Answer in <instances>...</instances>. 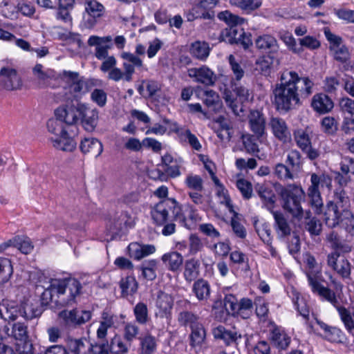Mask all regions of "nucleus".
I'll return each mask as SVG.
<instances>
[{"instance_id": "1", "label": "nucleus", "mask_w": 354, "mask_h": 354, "mask_svg": "<svg viewBox=\"0 0 354 354\" xmlns=\"http://www.w3.org/2000/svg\"><path fill=\"white\" fill-rule=\"evenodd\" d=\"M313 86L308 77H300L293 71H284L272 91L277 110L287 113L296 109L313 93Z\"/></svg>"}, {"instance_id": "2", "label": "nucleus", "mask_w": 354, "mask_h": 354, "mask_svg": "<svg viewBox=\"0 0 354 354\" xmlns=\"http://www.w3.org/2000/svg\"><path fill=\"white\" fill-rule=\"evenodd\" d=\"M168 188L166 186L159 187L154 195L158 198H165L156 204L151 209V216L153 222L163 226L162 234L169 236L176 232V221L186 227V217L183 213L182 205L174 198H167Z\"/></svg>"}, {"instance_id": "3", "label": "nucleus", "mask_w": 354, "mask_h": 354, "mask_svg": "<svg viewBox=\"0 0 354 354\" xmlns=\"http://www.w3.org/2000/svg\"><path fill=\"white\" fill-rule=\"evenodd\" d=\"M46 288V307L61 309L69 305L80 293L81 285L72 278L50 279Z\"/></svg>"}, {"instance_id": "4", "label": "nucleus", "mask_w": 354, "mask_h": 354, "mask_svg": "<svg viewBox=\"0 0 354 354\" xmlns=\"http://www.w3.org/2000/svg\"><path fill=\"white\" fill-rule=\"evenodd\" d=\"M123 59V71L116 67L117 61L114 56H109L104 59L100 66V70L103 73L108 72V78L114 82L124 80L130 82L133 80V75L136 69L142 70L144 67L143 62L140 57H137L134 53L123 52L120 54Z\"/></svg>"}, {"instance_id": "5", "label": "nucleus", "mask_w": 354, "mask_h": 354, "mask_svg": "<svg viewBox=\"0 0 354 354\" xmlns=\"http://www.w3.org/2000/svg\"><path fill=\"white\" fill-rule=\"evenodd\" d=\"M275 190L280 197L283 209L293 218L300 220L304 214L301 201L305 198V192L301 187L295 184L286 186L276 184Z\"/></svg>"}, {"instance_id": "6", "label": "nucleus", "mask_w": 354, "mask_h": 354, "mask_svg": "<svg viewBox=\"0 0 354 354\" xmlns=\"http://www.w3.org/2000/svg\"><path fill=\"white\" fill-rule=\"evenodd\" d=\"M10 337H13L18 341L16 351L19 354L33 353V346L29 339L26 324L22 322L15 323L10 332L7 325H5L2 329L0 328V341L7 340Z\"/></svg>"}, {"instance_id": "7", "label": "nucleus", "mask_w": 354, "mask_h": 354, "mask_svg": "<svg viewBox=\"0 0 354 354\" xmlns=\"http://www.w3.org/2000/svg\"><path fill=\"white\" fill-rule=\"evenodd\" d=\"M36 274L30 276L31 280L35 283L36 290L40 294L41 300L36 299H24L19 304L20 316L26 320H32L33 319L39 317L44 312V287L43 283V274L38 277L37 281L35 278Z\"/></svg>"}, {"instance_id": "8", "label": "nucleus", "mask_w": 354, "mask_h": 354, "mask_svg": "<svg viewBox=\"0 0 354 354\" xmlns=\"http://www.w3.org/2000/svg\"><path fill=\"white\" fill-rule=\"evenodd\" d=\"M331 182V178L328 175L324 174L317 175L313 173L310 176L311 185L308 189V196L310 199V206L316 214H321L323 212L324 208L319 186L330 187Z\"/></svg>"}, {"instance_id": "9", "label": "nucleus", "mask_w": 354, "mask_h": 354, "mask_svg": "<svg viewBox=\"0 0 354 354\" xmlns=\"http://www.w3.org/2000/svg\"><path fill=\"white\" fill-rule=\"evenodd\" d=\"M327 265L342 279H350L351 265L339 252L334 251L327 255Z\"/></svg>"}, {"instance_id": "10", "label": "nucleus", "mask_w": 354, "mask_h": 354, "mask_svg": "<svg viewBox=\"0 0 354 354\" xmlns=\"http://www.w3.org/2000/svg\"><path fill=\"white\" fill-rule=\"evenodd\" d=\"M82 77L77 72L64 71L62 75V80L64 82L65 94L69 95L68 99H77L81 97Z\"/></svg>"}, {"instance_id": "11", "label": "nucleus", "mask_w": 354, "mask_h": 354, "mask_svg": "<svg viewBox=\"0 0 354 354\" xmlns=\"http://www.w3.org/2000/svg\"><path fill=\"white\" fill-rule=\"evenodd\" d=\"M177 306V321L180 326L191 328L200 323L198 315L189 310L191 303L188 300H180Z\"/></svg>"}, {"instance_id": "12", "label": "nucleus", "mask_w": 354, "mask_h": 354, "mask_svg": "<svg viewBox=\"0 0 354 354\" xmlns=\"http://www.w3.org/2000/svg\"><path fill=\"white\" fill-rule=\"evenodd\" d=\"M93 315V311L89 310L73 309L70 311L62 310L59 317L63 319L67 324L81 326L88 322Z\"/></svg>"}, {"instance_id": "13", "label": "nucleus", "mask_w": 354, "mask_h": 354, "mask_svg": "<svg viewBox=\"0 0 354 354\" xmlns=\"http://www.w3.org/2000/svg\"><path fill=\"white\" fill-rule=\"evenodd\" d=\"M82 104V103H77V105L72 104L59 107L55 111V116L66 124H75L80 121Z\"/></svg>"}, {"instance_id": "14", "label": "nucleus", "mask_w": 354, "mask_h": 354, "mask_svg": "<svg viewBox=\"0 0 354 354\" xmlns=\"http://www.w3.org/2000/svg\"><path fill=\"white\" fill-rule=\"evenodd\" d=\"M0 86L7 90H16L21 87L22 81L15 69L3 67L0 70Z\"/></svg>"}, {"instance_id": "15", "label": "nucleus", "mask_w": 354, "mask_h": 354, "mask_svg": "<svg viewBox=\"0 0 354 354\" xmlns=\"http://www.w3.org/2000/svg\"><path fill=\"white\" fill-rule=\"evenodd\" d=\"M188 75L191 78H194L195 82L207 86L214 85L217 79L214 71L206 66L189 68Z\"/></svg>"}, {"instance_id": "16", "label": "nucleus", "mask_w": 354, "mask_h": 354, "mask_svg": "<svg viewBox=\"0 0 354 354\" xmlns=\"http://www.w3.org/2000/svg\"><path fill=\"white\" fill-rule=\"evenodd\" d=\"M98 113L96 109L88 107L84 104H82L80 121L86 131L88 132L94 131L97 124Z\"/></svg>"}, {"instance_id": "17", "label": "nucleus", "mask_w": 354, "mask_h": 354, "mask_svg": "<svg viewBox=\"0 0 354 354\" xmlns=\"http://www.w3.org/2000/svg\"><path fill=\"white\" fill-rule=\"evenodd\" d=\"M272 133L275 138L283 143H287L291 140V133L286 121L278 117H272L269 123Z\"/></svg>"}, {"instance_id": "18", "label": "nucleus", "mask_w": 354, "mask_h": 354, "mask_svg": "<svg viewBox=\"0 0 354 354\" xmlns=\"http://www.w3.org/2000/svg\"><path fill=\"white\" fill-rule=\"evenodd\" d=\"M85 10L86 15L84 16L85 26L93 28L96 24L97 19L104 15V6L95 0L89 1L86 3Z\"/></svg>"}, {"instance_id": "19", "label": "nucleus", "mask_w": 354, "mask_h": 354, "mask_svg": "<svg viewBox=\"0 0 354 354\" xmlns=\"http://www.w3.org/2000/svg\"><path fill=\"white\" fill-rule=\"evenodd\" d=\"M48 140L55 149L66 152H72L77 147L76 141L67 131L57 137H49Z\"/></svg>"}, {"instance_id": "20", "label": "nucleus", "mask_w": 354, "mask_h": 354, "mask_svg": "<svg viewBox=\"0 0 354 354\" xmlns=\"http://www.w3.org/2000/svg\"><path fill=\"white\" fill-rule=\"evenodd\" d=\"M248 124L252 132L257 137H262L266 132V118L258 110H251L248 115Z\"/></svg>"}, {"instance_id": "21", "label": "nucleus", "mask_w": 354, "mask_h": 354, "mask_svg": "<svg viewBox=\"0 0 354 354\" xmlns=\"http://www.w3.org/2000/svg\"><path fill=\"white\" fill-rule=\"evenodd\" d=\"M255 44L258 49L269 54L268 56H272V57H274L279 50L277 40L270 35L259 36L256 39Z\"/></svg>"}, {"instance_id": "22", "label": "nucleus", "mask_w": 354, "mask_h": 354, "mask_svg": "<svg viewBox=\"0 0 354 354\" xmlns=\"http://www.w3.org/2000/svg\"><path fill=\"white\" fill-rule=\"evenodd\" d=\"M174 305V299L171 295L159 291L156 300V307L158 310L157 313L160 317H168Z\"/></svg>"}, {"instance_id": "23", "label": "nucleus", "mask_w": 354, "mask_h": 354, "mask_svg": "<svg viewBox=\"0 0 354 354\" xmlns=\"http://www.w3.org/2000/svg\"><path fill=\"white\" fill-rule=\"evenodd\" d=\"M255 190L266 208L270 212L272 211L277 197L272 187L266 184H258L255 187Z\"/></svg>"}, {"instance_id": "24", "label": "nucleus", "mask_w": 354, "mask_h": 354, "mask_svg": "<svg viewBox=\"0 0 354 354\" xmlns=\"http://www.w3.org/2000/svg\"><path fill=\"white\" fill-rule=\"evenodd\" d=\"M342 212L337 205L332 201L326 204V209L324 212V222L326 226L330 228H334L337 226L340 222Z\"/></svg>"}, {"instance_id": "25", "label": "nucleus", "mask_w": 354, "mask_h": 354, "mask_svg": "<svg viewBox=\"0 0 354 354\" xmlns=\"http://www.w3.org/2000/svg\"><path fill=\"white\" fill-rule=\"evenodd\" d=\"M93 346L85 337L70 338L67 342L68 349L73 354H88Z\"/></svg>"}, {"instance_id": "26", "label": "nucleus", "mask_w": 354, "mask_h": 354, "mask_svg": "<svg viewBox=\"0 0 354 354\" xmlns=\"http://www.w3.org/2000/svg\"><path fill=\"white\" fill-rule=\"evenodd\" d=\"M215 339L223 340L226 346H230L233 344L237 345L236 341L241 337L240 334L236 332L226 329L223 326H218L212 330Z\"/></svg>"}, {"instance_id": "27", "label": "nucleus", "mask_w": 354, "mask_h": 354, "mask_svg": "<svg viewBox=\"0 0 354 354\" xmlns=\"http://www.w3.org/2000/svg\"><path fill=\"white\" fill-rule=\"evenodd\" d=\"M326 241L333 249L339 252L349 253L352 250V246L342 241L339 234L335 230H332L326 234Z\"/></svg>"}, {"instance_id": "28", "label": "nucleus", "mask_w": 354, "mask_h": 354, "mask_svg": "<svg viewBox=\"0 0 354 354\" xmlns=\"http://www.w3.org/2000/svg\"><path fill=\"white\" fill-rule=\"evenodd\" d=\"M311 105L314 110L319 113H328L333 108L332 100L324 93L315 95Z\"/></svg>"}, {"instance_id": "29", "label": "nucleus", "mask_w": 354, "mask_h": 354, "mask_svg": "<svg viewBox=\"0 0 354 354\" xmlns=\"http://www.w3.org/2000/svg\"><path fill=\"white\" fill-rule=\"evenodd\" d=\"M0 309V317L6 322H14L20 316L19 305L13 301H3Z\"/></svg>"}, {"instance_id": "30", "label": "nucleus", "mask_w": 354, "mask_h": 354, "mask_svg": "<svg viewBox=\"0 0 354 354\" xmlns=\"http://www.w3.org/2000/svg\"><path fill=\"white\" fill-rule=\"evenodd\" d=\"M80 148L84 153H90L95 158L98 157L103 151L102 142L94 138H84L81 142Z\"/></svg>"}, {"instance_id": "31", "label": "nucleus", "mask_w": 354, "mask_h": 354, "mask_svg": "<svg viewBox=\"0 0 354 354\" xmlns=\"http://www.w3.org/2000/svg\"><path fill=\"white\" fill-rule=\"evenodd\" d=\"M303 163L304 158L298 150L292 149L288 152L286 165L295 176L302 170Z\"/></svg>"}, {"instance_id": "32", "label": "nucleus", "mask_w": 354, "mask_h": 354, "mask_svg": "<svg viewBox=\"0 0 354 354\" xmlns=\"http://www.w3.org/2000/svg\"><path fill=\"white\" fill-rule=\"evenodd\" d=\"M161 260L172 272L178 271L183 263V257L178 252L165 253L162 256Z\"/></svg>"}, {"instance_id": "33", "label": "nucleus", "mask_w": 354, "mask_h": 354, "mask_svg": "<svg viewBox=\"0 0 354 354\" xmlns=\"http://www.w3.org/2000/svg\"><path fill=\"white\" fill-rule=\"evenodd\" d=\"M189 345L192 347H201L206 339V331L201 323L191 328Z\"/></svg>"}, {"instance_id": "34", "label": "nucleus", "mask_w": 354, "mask_h": 354, "mask_svg": "<svg viewBox=\"0 0 354 354\" xmlns=\"http://www.w3.org/2000/svg\"><path fill=\"white\" fill-rule=\"evenodd\" d=\"M192 292L198 301H206L210 296V285L207 281L199 279L194 283Z\"/></svg>"}, {"instance_id": "35", "label": "nucleus", "mask_w": 354, "mask_h": 354, "mask_svg": "<svg viewBox=\"0 0 354 354\" xmlns=\"http://www.w3.org/2000/svg\"><path fill=\"white\" fill-rule=\"evenodd\" d=\"M275 221L276 230L282 236L290 234L291 227L284 214L278 211H271Z\"/></svg>"}, {"instance_id": "36", "label": "nucleus", "mask_w": 354, "mask_h": 354, "mask_svg": "<svg viewBox=\"0 0 354 354\" xmlns=\"http://www.w3.org/2000/svg\"><path fill=\"white\" fill-rule=\"evenodd\" d=\"M243 35V29L236 26H230L225 28L221 33L222 40L227 41L230 44H239V39Z\"/></svg>"}, {"instance_id": "37", "label": "nucleus", "mask_w": 354, "mask_h": 354, "mask_svg": "<svg viewBox=\"0 0 354 354\" xmlns=\"http://www.w3.org/2000/svg\"><path fill=\"white\" fill-rule=\"evenodd\" d=\"M75 0H59L58 11L57 18L64 22H71L72 17L70 12L74 7Z\"/></svg>"}, {"instance_id": "38", "label": "nucleus", "mask_w": 354, "mask_h": 354, "mask_svg": "<svg viewBox=\"0 0 354 354\" xmlns=\"http://www.w3.org/2000/svg\"><path fill=\"white\" fill-rule=\"evenodd\" d=\"M200 262L196 259L187 260L185 263V270L183 272L185 280L191 282L195 280L199 275Z\"/></svg>"}, {"instance_id": "39", "label": "nucleus", "mask_w": 354, "mask_h": 354, "mask_svg": "<svg viewBox=\"0 0 354 354\" xmlns=\"http://www.w3.org/2000/svg\"><path fill=\"white\" fill-rule=\"evenodd\" d=\"M209 46L207 42L196 41L190 46V53L200 60H205L209 54Z\"/></svg>"}, {"instance_id": "40", "label": "nucleus", "mask_w": 354, "mask_h": 354, "mask_svg": "<svg viewBox=\"0 0 354 354\" xmlns=\"http://www.w3.org/2000/svg\"><path fill=\"white\" fill-rule=\"evenodd\" d=\"M106 345H108V351H109L111 354H127L131 346L124 343L119 335H115L111 338L109 344L107 342Z\"/></svg>"}, {"instance_id": "41", "label": "nucleus", "mask_w": 354, "mask_h": 354, "mask_svg": "<svg viewBox=\"0 0 354 354\" xmlns=\"http://www.w3.org/2000/svg\"><path fill=\"white\" fill-rule=\"evenodd\" d=\"M120 288L122 297L135 294L138 288V283L133 276H127L120 281Z\"/></svg>"}, {"instance_id": "42", "label": "nucleus", "mask_w": 354, "mask_h": 354, "mask_svg": "<svg viewBox=\"0 0 354 354\" xmlns=\"http://www.w3.org/2000/svg\"><path fill=\"white\" fill-rule=\"evenodd\" d=\"M140 342L141 354H153L156 351V339L150 333H147L143 337H140Z\"/></svg>"}, {"instance_id": "43", "label": "nucleus", "mask_w": 354, "mask_h": 354, "mask_svg": "<svg viewBox=\"0 0 354 354\" xmlns=\"http://www.w3.org/2000/svg\"><path fill=\"white\" fill-rule=\"evenodd\" d=\"M133 314L136 322L140 325H145L150 320L147 306L143 302H138L134 306Z\"/></svg>"}, {"instance_id": "44", "label": "nucleus", "mask_w": 354, "mask_h": 354, "mask_svg": "<svg viewBox=\"0 0 354 354\" xmlns=\"http://www.w3.org/2000/svg\"><path fill=\"white\" fill-rule=\"evenodd\" d=\"M257 138L254 134H243L241 136L243 145L246 152L251 155H257L259 152V145L257 144Z\"/></svg>"}, {"instance_id": "45", "label": "nucleus", "mask_w": 354, "mask_h": 354, "mask_svg": "<svg viewBox=\"0 0 354 354\" xmlns=\"http://www.w3.org/2000/svg\"><path fill=\"white\" fill-rule=\"evenodd\" d=\"M223 95L227 106L232 109L236 115H239L240 112L242 111V106L237 104L232 91L227 88L225 85L223 91Z\"/></svg>"}, {"instance_id": "46", "label": "nucleus", "mask_w": 354, "mask_h": 354, "mask_svg": "<svg viewBox=\"0 0 354 354\" xmlns=\"http://www.w3.org/2000/svg\"><path fill=\"white\" fill-rule=\"evenodd\" d=\"M310 134V132L307 129L305 130L298 129L295 131V140L297 143V147L301 151L303 149H306L307 147L312 144Z\"/></svg>"}, {"instance_id": "47", "label": "nucleus", "mask_w": 354, "mask_h": 354, "mask_svg": "<svg viewBox=\"0 0 354 354\" xmlns=\"http://www.w3.org/2000/svg\"><path fill=\"white\" fill-rule=\"evenodd\" d=\"M279 38L287 46L288 48L295 53H300L303 51V48L298 47L297 42L292 33L286 31L281 30L279 32Z\"/></svg>"}, {"instance_id": "48", "label": "nucleus", "mask_w": 354, "mask_h": 354, "mask_svg": "<svg viewBox=\"0 0 354 354\" xmlns=\"http://www.w3.org/2000/svg\"><path fill=\"white\" fill-rule=\"evenodd\" d=\"M272 56L262 57L258 59L256 62L255 70L259 71L261 74L268 76L270 74L272 68Z\"/></svg>"}, {"instance_id": "49", "label": "nucleus", "mask_w": 354, "mask_h": 354, "mask_svg": "<svg viewBox=\"0 0 354 354\" xmlns=\"http://www.w3.org/2000/svg\"><path fill=\"white\" fill-rule=\"evenodd\" d=\"M304 227L311 236H319L322 231V224L316 217L306 218Z\"/></svg>"}, {"instance_id": "50", "label": "nucleus", "mask_w": 354, "mask_h": 354, "mask_svg": "<svg viewBox=\"0 0 354 354\" xmlns=\"http://www.w3.org/2000/svg\"><path fill=\"white\" fill-rule=\"evenodd\" d=\"M13 247L17 248L23 254H29L33 249V245L29 238L26 236H15L12 239Z\"/></svg>"}, {"instance_id": "51", "label": "nucleus", "mask_w": 354, "mask_h": 354, "mask_svg": "<svg viewBox=\"0 0 354 354\" xmlns=\"http://www.w3.org/2000/svg\"><path fill=\"white\" fill-rule=\"evenodd\" d=\"M13 272L10 259L0 257V283L7 282Z\"/></svg>"}, {"instance_id": "52", "label": "nucleus", "mask_w": 354, "mask_h": 354, "mask_svg": "<svg viewBox=\"0 0 354 354\" xmlns=\"http://www.w3.org/2000/svg\"><path fill=\"white\" fill-rule=\"evenodd\" d=\"M252 301L248 298H243L239 301L236 315L243 319H248L252 314Z\"/></svg>"}, {"instance_id": "53", "label": "nucleus", "mask_w": 354, "mask_h": 354, "mask_svg": "<svg viewBox=\"0 0 354 354\" xmlns=\"http://www.w3.org/2000/svg\"><path fill=\"white\" fill-rule=\"evenodd\" d=\"M31 79L36 88H40L44 83V71L41 64H37L32 68Z\"/></svg>"}, {"instance_id": "54", "label": "nucleus", "mask_w": 354, "mask_h": 354, "mask_svg": "<svg viewBox=\"0 0 354 354\" xmlns=\"http://www.w3.org/2000/svg\"><path fill=\"white\" fill-rule=\"evenodd\" d=\"M46 125L48 132L52 134L51 137H57L66 131L64 127L63 121L57 118L49 119Z\"/></svg>"}, {"instance_id": "55", "label": "nucleus", "mask_w": 354, "mask_h": 354, "mask_svg": "<svg viewBox=\"0 0 354 354\" xmlns=\"http://www.w3.org/2000/svg\"><path fill=\"white\" fill-rule=\"evenodd\" d=\"M254 227L260 239L264 243L270 244L272 240L271 230L268 225L266 223L259 225L258 221H255L254 223Z\"/></svg>"}, {"instance_id": "56", "label": "nucleus", "mask_w": 354, "mask_h": 354, "mask_svg": "<svg viewBox=\"0 0 354 354\" xmlns=\"http://www.w3.org/2000/svg\"><path fill=\"white\" fill-rule=\"evenodd\" d=\"M318 295L335 307L339 315L341 309H346V308L339 306V303L336 297L335 293L328 288L325 287L324 288H322L321 292Z\"/></svg>"}, {"instance_id": "57", "label": "nucleus", "mask_w": 354, "mask_h": 354, "mask_svg": "<svg viewBox=\"0 0 354 354\" xmlns=\"http://www.w3.org/2000/svg\"><path fill=\"white\" fill-rule=\"evenodd\" d=\"M103 321L100 322V325L97 330V337L99 339H103L107 335V330L113 324V318L109 317L107 313H103Z\"/></svg>"}, {"instance_id": "58", "label": "nucleus", "mask_w": 354, "mask_h": 354, "mask_svg": "<svg viewBox=\"0 0 354 354\" xmlns=\"http://www.w3.org/2000/svg\"><path fill=\"white\" fill-rule=\"evenodd\" d=\"M139 327L134 323H127L124 328V338L131 346V342L137 338L139 334Z\"/></svg>"}, {"instance_id": "59", "label": "nucleus", "mask_w": 354, "mask_h": 354, "mask_svg": "<svg viewBox=\"0 0 354 354\" xmlns=\"http://www.w3.org/2000/svg\"><path fill=\"white\" fill-rule=\"evenodd\" d=\"M228 62L230 68L236 81H240L244 76L245 71L241 64L236 59L233 55H230Z\"/></svg>"}, {"instance_id": "60", "label": "nucleus", "mask_w": 354, "mask_h": 354, "mask_svg": "<svg viewBox=\"0 0 354 354\" xmlns=\"http://www.w3.org/2000/svg\"><path fill=\"white\" fill-rule=\"evenodd\" d=\"M274 173L278 178L283 180H292L295 178L292 171H290L286 165L283 163H278L275 165Z\"/></svg>"}, {"instance_id": "61", "label": "nucleus", "mask_w": 354, "mask_h": 354, "mask_svg": "<svg viewBox=\"0 0 354 354\" xmlns=\"http://www.w3.org/2000/svg\"><path fill=\"white\" fill-rule=\"evenodd\" d=\"M186 186L194 191L201 192L203 189V181L198 175H188L185 179Z\"/></svg>"}, {"instance_id": "62", "label": "nucleus", "mask_w": 354, "mask_h": 354, "mask_svg": "<svg viewBox=\"0 0 354 354\" xmlns=\"http://www.w3.org/2000/svg\"><path fill=\"white\" fill-rule=\"evenodd\" d=\"M334 59L341 63L346 62L350 58L348 48L344 44L330 50Z\"/></svg>"}, {"instance_id": "63", "label": "nucleus", "mask_w": 354, "mask_h": 354, "mask_svg": "<svg viewBox=\"0 0 354 354\" xmlns=\"http://www.w3.org/2000/svg\"><path fill=\"white\" fill-rule=\"evenodd\" d=\"M234 216L231 219V227L234 234L240 238L245 239L247 234L245 227L239 222L238 214L234 211Z\"/></svg>"}, {"instance_id": "64", "label": "nucleus", "mask_w": 354, "mask_h": 354, "mask_svg": "<svg viewBox=\"0 0 354 354\" xmlns=\"http://www.w3.org/2000/svg\"><path fill=\"white\" fill-rule=\"evenodd\" d=\"M340 317L349 332L354 330V311L351 313L347 309H341Z\"/></svg>"}]
</instances>
